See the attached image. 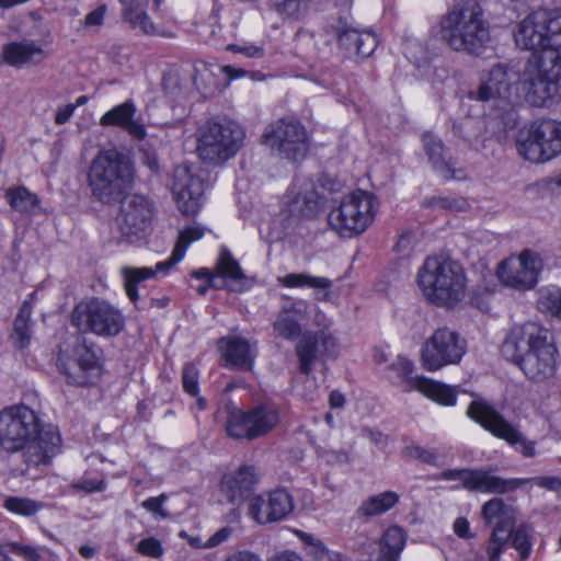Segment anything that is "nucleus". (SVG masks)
<instances>
[{
	"mask_svg": "<svg viewBox=\"0 0 561 561\" xmlns=\"http://www.w3.org/2000/svg\"><path fill=\"white\" fill-rule=\"evenodd\" d=\"M32 312L33 306L25 300L19 309L13 322L11 340L16 348L23 350L28 346L32 337Z\"/></svg>",
	"mask_w": 561,
	"mask_h": 561,
	"instance_id": "72a5a7b5",
	"label": "nucleus"
},
{
	"mask_svg": "<svg viewBox=\"0 0 561 561\" xmlns=\"http://www.w3.org/2000/svg\"><path fill=\"white\" fill-rule=\"evenodd\" d=\"M3 506L13 514L31 517L37 514L44 505L28 497L10 496L4 501Z\"/></svg>",
	"mask_w": 561,
	"mask_h": 561,
	"instance_id": "79ce46f5",
	"label": "nucleus"
},
{
	"mask_svg": "<svg viewBox=\"0 0 561 561\" xmlns=\"http://www.w3.org/2000/svg\"><path fill=\"white\" fill-rule=\"evenodd\" d=\"M316 335L318 337V347H320V354L324 357H335L339 351L336 339L327 331H320Z\"/></svg>",
	"mask_w": 561,
	"mask_h": 561,
	"instance_id": "5fc2aeb1",
	"label": "nucleus"
},
{
	"mask_svg": "<svg viewBox=\"0 0 561 561\" xmlns=\"http://www.w3.org/2000/svg\"><path fill=\"white\" fill-rule=\"evenodd\" d=\"M218 346L225 359V367L237 370L252 369L256 353L245 339L240 336L221 337Z\"/></svg>",
	"mask_w": 561,
	"mask_h": 561,
	"instance_id": "a878e982",
	"label": "nucleus"
},
{
	"mask_svg": "<svg viewBox=\"0 0 561 561\" xmlns=\"http://www.w3.org/2000/svg\"><path fill=\"white\" fill-rule=\"evenodd\" d=\"M513 525L511 520H502L497 525L494 526L493 531L491 534L486 553L489 561H500V557L503 551L506 549L508 543V530Z\"/></svg>",
	"mask_w": 561,
	"mask_h": 561,
	"instance_id": "58836bf2",
	"label": "nucleus"
},
{
	"mask_svg": "<svg viewBox=\"0 0 561 561\" xmlns=\"http://www.w3.org/2000/svg\"><path fill=\"white\" fill-rule=\"evenodd\" d=\"M377 207L378 199L373 193L356 190L330 211L328 222L343 238L357 237L373 224Z\"/></svg>",
	"mask_w": 561,
	"mask_h": 561,
	"instance_id": "6e6552de",
	"label": "nucleus"
},
{
	"mask_svg": "<svg viewBox=\"0 0 561 561\" xmlns=\"http://www.w3.org/2000/svg\"><path fill=\"white\" fill-rule=\"evenodd\" d=\"M510 527L507 533L508 539L512 540V546L519 552L520 559L526 560L531 552L530 528L526 525H520L515 530Z\"/></svg>",
	"mask_w": 561,
	"mask_h": 561,
	"instance_id": "a18cd8bd",
	"label": "nucleus"
},
{
	"mask_svg": "<svg viewBox=\"0 0 561 561\" xmlns=\"http://www.w3.org/2000/svg\"><path fill=\"white\" fill-rule=\"evenodd\" d=\"M337 185L325 174L321 175L317 182L311 178L296 176L287 190L285 204L291 215L313 218L327 199L325 192L336 191Z\"/></svg>",
	"mask_w": 561,
	"mask_h": 561,
	"instance_id": "9b49d317",
	"label": "nucleus"
},
{
	"mask_svg": "<svg viewBox=\"0 0 561 561\" xmlns=\"http://www.w3.org/2000/svg\"><path fill=\"white\" fill-rule=\"evenodd\" d=\"M101 351L94 344H88L87 340L73 348V359L70 363L58 357L59 370L67 376L68 382L76 386H89L98 381L101 376Z\"/></svg>",
	"mask_w": 561,
	"mask_h": 561,
	"instance_id": "a211bd4d",
	"label": "nucleus"
},
{
	"mask_svg": "<svg viewBox=\"0 0 561 561\" xmlns=\"http://www.w3.org/2000/svg\"><path fill=\"white\" fill-rule=\"evenodd\" d=\"M403 456L409 459H416L433 467L443 465L437 449H426L420 445H409L403 448Z\"/></svg>",
	"mask_w": 561,
	"mask_h": 561,
	"instance_id": "de8ad7c7",
	"label": "nucleus"
},
{
	"mask_svg": "<svg viewBox=\"0 0 561 561\" xmlns=\"http://www.w3.org/2000/svg\"><path fill=\"white\" fill-rule=\"evenodd\" d=\"M545 10L534 11L519 22L514 33L515 43L518 47L527 50L546 51L545 33Z\"/></svg>",
	"mask_w": 561,
	"mask_h": 561,
	"instance_id": "bb28decb",
	"label": "nucleus"
},
{
	"mask_svg": "<svg viewBox=\"0 0 561 561\" xmlns=\"http://www.w3.org/2000/svg\"><path fill=\"white\" fill-rule=\"evenodd\" d=\"M467 415L496 438L505 440L526 458L536 456V443L528 440L519 428L508 422L492 404L483 399L470 402Z\"/></svg>",
	"mask_w": 561,
	"mask_h": 561,
	"instance_id": "9d476101",
	"label": "nucleus"
},
{
	"mask_svg": "<svg viewBox=\"0 0 561 561\" xmlns=\"http://www.w3.org/2000/svg\"><path fill=\"white\" fill-rule=\"evenodd\" d=\"M257 474L254 466L241 465L225 473L220 480V492L232 505H241L252 499Z\"/></svg>",
	"mask_w": 561,
	"mask_h": 561,
	"instance_id": "5701e85b",
	"label": "nucleus"
},
{
	"mask_svg": "<svg viewBox=\"0 0 561 561\" xmlns=\"http://www.w3.org/2000/svg\"><path fill=\"white\" fill-rule=\"evenodd\" d=\"M501 353L534 382H543L557 373L558 348L549 341L548 330L536 323L513 329L502 343Z\"/></svg>",
	"mask_w": 561,
	"mask_h": 561,
	"instance_id": "7ed1b4c3",
	"label": "nucleus"
},
{
	"mask_svg": "<svg viewBox=\"0 0 561 561\" xmlns=\"http://www.w3.org/2000/svg\"><path fill=\"white\" fill-rule=\"evenodd\" d=\"M286 304L283 305L279 312H285L286 314L295 313L296 316L302 317L306 313L307 305L304 300H296L291 297L284 296Z\"/></svg>",
	"mask_w": 561,
	"mask_h": 561,
	"instance_id": "13d9d810",
	"label": "nucleus"
},
{
	"mask_svg": "<svg viewBox=\"0 0 561 561\" xmlns=\"http://www.w3.org/2000/svg\"><path fill=\"white\" fill-rule=\"evenodd\" d=\"M167 499L168 497L165 494H160L159 496H151L145 500L141 505L148 512H151L161 518H167L168 513L162 507Z\"/></svg>",
	"mask_w": 561,
	"mask_h": 561,
	"instance_id": "4d7b16f0",
	"label": "nucleus"
},
{
	"mask_svg": "<svg viewBox=\"0 0 561 561\" xmlns=\"http://www.w3.org/2000/svg\"><path fill=\"white\" fill-rule=\"evenodd\" d=\"M224 561H263L256 553L249 550L237 551L228 556Z\"/></svg>",
	"mask_w": 561,
	"mask_h": 561,
	"instance_id": "0e129e2a",
	"label": "nucleus"
},
{
	"mask_svg": "<svg viewBox=\"0 0 561 561\" xmlns=\"http://www.w3.org/2000/svg\"><path fill=\"white\" fill-rule=\"evenodd\" d=\"M481 123L473 118H465L459 123L453 125L454 134L461 137L470 146L479 141V133L481 130Z\"/></svg>",
	"mask_w": 561,
	"mask_h": 561,
	"instance_id": "09e8293b",
	"label": "nucleus"
},
{
	"mask_svg": "<svg viewBox=\"0 0 561 561\" xmlns=\"http://www.w3.org/2000/svg\"><path fill=\"white\" fill-rule=\"evenodd\" d=\"M419 286L427 301L436 307L453 309L466 296V274L451 260L427 257L417 273Z\"/></svg>",
	"mask_w": 561,
	"mask_h": 561,
	"instance_id": "423d86ee",
	"label": "nucleus"
},
{
	"mask_svg": "<svg viewBox=\"0 0 561 561\" xmlns=\"http://www.w3.org/2000/svg\"><path fill=\"white\" fill-rule=\"evenodd\" d=\"M388 370L393 373L400 382L404 383L405 391L417 390L419 380L424 378V376H413V363L400 355L388 366Z\"/></svg>",
	"mask_w": 561,
	"mask_h": 561,
	"instance_id": "4c0bfd02",
	"label": "nucleus"
},
{
	"mask_svg": "<svg viewBox=\"0 0 561 561\" xmlns=\"http://www.w3.org/2000/svg\"><path fill=\"white\" fill-rule=\"evenodd\" d=\"M121 210L116 218L122 234L129 241L140 239L150 227L153 205L144 195L134 194L123 197Z\"/></svg>",
	"mask_w": 561,
	"mask_h": 561,
	"instance_id": "6ab92c4d",
	"label": "nucleus"
},
{
	"mask_svg": "<svg viewBox=\"0 0 561 561\" xmlns=\"http://www.w3.org/2000/svg\"><path fill=\"white\" fill-rule=\"evenodd\" d=\"M61 449V436L56 426L44 424L31 408L20 404L0 411V451L21 453L22 463L8 459L14 477L24 476L30 467L49 465Z\"/></svg>",
	"mask_w": 561,
	"mask_h": 561,
	"instance_id": "f03ea898",
	"label": "nucleus"
},
{
	"mask_svg": "<svg viewBox=\"0 0 561 561\" xmlns=\"http://www.w3.org/2000/svg\"><path fill=\"white\" fill-rule=\"evenodd\" d=\"M136 112L135 103L131 100H127L107 111L100 118V125L118 126L134 139L138 141L144 140L147 136L146 126L139 121L134 119Z\"/></svg>",
	"mask_w": 561,
	"mask_h": 561,
	"instance_id": "393cba45",
	"label": "nucleus"
},
{
	"mask_svg": "<svg viewBox=\"0 0 561 561\" xmlns=\"http://www.w3.org/2000/svg\"><path fill=\"white\" fill-rule=\"evenodd\" d=\"M439 480L456 481L453 490L465 489L469 492L486 494H506L525 485L529 480L520 478L505 479L492 473L490 469L460 468L446 469L438 476Z\"/></svg>",
	"mask_w": 561,
	"mask_h": 561,
	"instance_id": "f8f14e48",
	"label": "nucleus"
},
{
	"mask_svg": "<svg viewBox=\"0 0 561 561\" xmlns=\"http://www.w3.org/2000/svg\"><path fill=\"white\" fill-rule=\"evenodd\" d=\"M204 234L205 231L201 227H187L180 232L170 257L158 262L153 268L130 266L123 267L122 275L124 277V286L128 298L133 302H136L138 299L137 285L140 282L153 278L157 274H167L174 265L183 260L188 245L192 242L202 239Z\"/></svg>",
	"mask_w": 561,
	"mask_h": 561,
	"instance_id": "4468645a",
	"label": "nucleus"
},
{
	"mask_svg": "<svg viewBox=\"0 0 561 561\" xmlns=\"http://www.w3.org/2000/svg\"><path fill=\"white\" fill-rule=\"evenodd\" d=\"M400 496L393 491H385L379 494L369 496L356 510V516L358 518H370L379 516L399 503Z\"/></svg>",
	"mask_w": 561,
	"mask_h": 561,
	"instance_id": "2f4dec72",
	"label": "nucleus"
},
{
	"mask_svg": "<svg viewBox=\"0 0 561 561\" xmlns=\"http://www.w3.org/2000/svg\"><path fill=\"white\" fill-rule=\"evenodd\" d=\"M172 193L179 210L185 216H195L202 207L203 182L190 168L174 169Z\"/></svg>",
	"mask_w": 561,
	"mask_h": 561,
	"instance_id": "aec40b11",
	"label": "nucleus"
},
{
	"mask_svg": "<svg viewBox=\"0 0 561 561\" xmlns=\"http://www.w3.org/2000/svg\"><path fill=\"white\" fill-rule=\"evenodd\" d=\"M561 81V51H550L528 59L519 75L513 67L494 65L480 84L468 92L470 100L496 101L497 106L514 105L519 100V84L526 91V100L534 106H542L557 93Z\"/></svg>",
	"mask_w": 561,
	"mask_h": 561,
	"instance_id": "f257e3e1",
	"label": "nucleus"
},
{
	"mask_svg": "<svg viewBox=\"0 0 561 561\" xmlns=\"http://www.w3.org/2000/svg\"><path fill=\"white\" fill-rule=\"evenodd\" d=\"M537 306L540 311L561 320V288L556 286L541 288Z\"/></svg>",
	"mask_w": 561,
	"mask_h": 561,
	"instance_id": "a19ab883",
	"label": "nucleus"
},
{
	"mask_svg": "<svg viewBox=\"0 0 561 561\" xmlns=\"http://www.w3.org/2000/svg\"><path fill=\"white\" fill-rule=\"evenodd\" d=\"M244 128L230 119H208L196 130V152L210 164H221L231 159L243 146Z\"/></svg>",
	"mask_w": 561,
	"mask_h": 561,
	"instance_id": "0eeeda50",
	"label": "nucleus"
},
{
	"mask_svg": "<svg viewBox=\"0 0 561 561\" xmlns=\"http://www.w3.org/2000/svg\"><path fill=\"white\" fill-rule=\"evenodd\" d=\"M279 423V410L270 402L260 403L248 411L229 413L226 432L234 439L253 440L268 434Z\"/></svg>",
	"mask_w": 561,
	"mask_h": 561,
	"instance_id": "ddd939ff",
	"label": "nucleus"
},
{
	"mask_svg": "<svg viewBox=\"0 0 561 561\" xmlns=\"http://www.w3.org/2000/svg\"><path fill=\"white\" fill-rule=\"evenodd\" d=\"M453 527L455 534L460 538L470 539L474 537V535L470 533V524L465 517L456 518Z\"/></svg>",
	"mask_w": 561,
	"mask_h": 561,
	"instance_id": "052dcab7",
	"label": "nucleus"
},
{
	"mask_svg": "<svg viewBox=\"0 0 561 561\" xmlns=\"http://www.w3.org/2000/svg\"><path fill=\"white\" fill-rule=\"evenodd\" d=\"M4 198L10 207L19 213L31 214L38 206L39 198L25 186H14L5 191Z\"/></svg>",
	"mask_w": 561,
	"mask_h": 561,
	"instance_id": "e433bc0d",
	"label": "nucleus"
},
{
	"mask_svg": "<svg viewBox=\"0 0 561 561\" xmlns=\"http://www.w3.org/2000/svg\"><path fill=\"white\" fill-rule=\"evenodd\" d=\"M546 161L561 153V123L553 119L534 122Z\"/></svg>",
	"mask_w": 561,
	"mask_h": 561,
	"instance_id": "7c9ffc66",
	"label": "nucleus"
},
{
	"mask_svg": "<svg viewBox=\"0 0 561 561\" xmlns=\"http://www.w3.org/2000/svg\"><path fill=\"white\" fill-rule=\"evenodd\" d=\"M302 541L306 545L308 554L319 561H342V558L337 553H331L325 545L312 535L302 534Z\"/></svg>",
	"mask_w": 561,
	"mask_h": 561,
	"instance_id": "49530a36",
	"label": "nucleus"
},
{
	"mask_svg": "<svg viewBox=\"0 0 561 561\" xmlns=\"http://www.w3.org/2000/svg\"><path fill=\"white\" fill-rule=\"evenodd\" d=\"M137 28L147 35H153L157 33L156 26L147 12L141 13V19Z\"/></svg>",
	"mask_w": 561,
	"mask_h": 561,
	"instance_id": "774afa93",
	"label": "nucleus"
},
{
	"mask_svg": "<svg viewBox=\"0 0 561 561\" xmlns=\"http://www.w3.org/2000/svg\"><path fill=\"white\" fill-rule=\"evenodd\" d=\"M226 50L233 54H240L250 59H262L265 56V49L262 45L252 43L228 44Z\"/></svg>",
	"mask_w": 561,
	"mask_h": 561,
	"instance_id": "603ef678",
	"label": "nucleus"
},
{
	"mask_svg": "<svg viewBox=\"0 0 561 561\" xmlns=\"http://www.w3.org/2000/svg\"><path fill=\"white\" fill-rule=\"evenodd\" d=\"M222 72L229 80H236L243 78L250 73V71L243 69V68H237L230 65H226L222 67ZM252 78H254L255 73L251 72Z\"/></svg>",
	"mask_w": 561,
	"mask_h": 561,
	"instance_id": "69168bd1",
	"label": "nucleus"
},
{
	"mask_svg": "<svg viewBox=\"0 0 561 561\" xmlns=\"http://www.w3.org/2000/svg\"><path fill=\"white\" fill-rule=\"evenodd\" d=\"M293 510V497L285 489L253 496L249 503V515L259 524L282 520Z\"/></svg>",
	"mask_w": 561,
	"mask_h": 561,
	"instance_id": "412c9836",
	"label": "nucleus"
},
{
	"mask_svg": "<svg viewBox=\"0 0 561 561\" xmlns=\"http://www.w3.org/2000/svg\"><path fill=\"white\" fill-rule=\"evenodd\" d=\"M70 321L81 333H93L104 337L118 335L125 327L122 311L96 297L76 305Z\"/></svg>",
	"mask_w": 561,
	"mask_h": 561,
	"instance_id": "1a4fd4ad",
	"label": "nucleus"
},
{
	"mask_svg": "<svg viewBox=\"0 0 561 561\" xmlns=\"http://www.w3.org/2000/svg\"><path fill=\"white\" fill-rule=\"evenodd\" d=\"M403 49L407 58L419 68L432 59L427 48L416 39H408Z\"/></svg>",
	"mask_w": 561,
	"mask_h": 561,
	"instance_id": "8fccbe9b",
	"label": "nucleus"
},
{
	"mask_svg": "<svg viewBox=\"0 0 561 561\" xmlns=\"http://www.w3.org/2000/svg\"><path fill=\"white\" fill-rule=\"evenodd\" d=\"M263 142L273 152L293 162L301 160L308 150L306 129L293 119H279L268 126L263 134Z\"/></svg>",
	"mask_w": 561,
	"mask_h": 561,
	"instance_id": "dca6fc26",
	"label": "nucleus"
},
{
	"mask_svg": "<svg viewBox=\"0 0 561 561\" xmlns=\"http://www.w3.org/2000/svg\"><path fill=\"white\" fill-rule=\"evenodd\" d=\"M215 270L216 276L228 282L230 291L242 293L249 288L247 275L227 248H221Z\"/></svg>",
	"mask_w": 561,
	"mask_h": 561,
	"instance_id": "c756f323",
	"label": "nucleus"
},
{
	"mask_svg": "<svg viewBox=\"0 0 561 561\" xmlns=\"http://www.w3.org/2000/svg\"><path fill=\"white\" fill-rule=\"evenodd\" d=\"M545 23L541 30L545 33L546 51H561V14L553 15L545 10Z\"/></svg>",
	"mask_w": 561,
	"mask_h": 561,
	"instance_id": "ea45409f",
	"label": "nucleus"
},
{
	"mask_svg": "<svg viewBox=\"0 0 561 561\" xmlns=\"http://www.w3.org/2000/svg\"><path fill=\"white\" fill-rule=\"evenodd\" d=\"M1 55L7 65L15 68L39 65L47 56L43 47L31 39L5 44Z\"/></svg>",
	"mask_w": 561,
	"mask_h": 561,
	"instance_id": "cd10ccee",
	"label": "nucleus"
},
{
	"mask_svg": "<svg viewBox=\"0 0 561 561\" xmlns=\"http://www.w3.org/2000/svg\"><path fill=\"white\" fill-rule=\"evenodd\" d=\"M136 551L141 556L159 559L164 553L161 541L154 537L141 539L136 547Z\"/></svg>",
	"mask_w": 561,
	"mask_h": 561,
	"instance_id": "864d4df0",
	"label": "nucleus"
},
{
	"mask_svg": "<svg viewBox=\"0 0 561 561\" xmlns=\"http://www.w3.org/2000/svg\"><path fill=\"white\" fill-rule=\"evenodd\" d=\"M465 353V340L455 331L440 328L425 342L421 358L426 370L435 371L446 365L459 363Z\"/></svg>",
	"mask_w": 561,
	"mask_h": 561,
	"instance_id": "f3484780",
	"label": "nucleus"
},
{
	"mask_svg": "<svg viewBox=\"0 0 561 561\" xmlns=\"http://www.w3.org/2000/svg\"><path fill=\"white\" fill-rule=\"evenodd\" d=\"M106 12L105 5H101L85 15L84 24L87 26H99L103 23Z\"/></svg>",
	"mask_w": 561,
	"mask_h": 561,
	"instance_id": "e2e57ef3",
	"label": "nucleus"
},
{
	"mask_svg": "<svg viewBox=\"0 0 561 561\" xmlns=\"http://www.w3.org/2000/svg\"><path fill=\"white\" fill-rule=\"evenodd\" d=\"M442 38L457 51L479 54L489 41V25L476 0H463L450 9L439 22Z\"/></svg>",
	"mask_w": 561,
	"mask_h": 561,
	"instance_id": "39448f33",
	"label": "nucleus"
},
{
	"mask_svg": "<svg viewBox=\"0 0 561 561\" xmlns=\"http://www.w3.org/2000/svg\"><path fill=\"white\" fill-rule=\"evenodd\" d=\"M318 351L317 335L311 332L302 334L296 345V355L299 359V370L301 374L309 375L312 371Z\"/></svg>",
	"mask_w": 561,
	"mask_h": 561,
	"instance_id": "c9c22d12",
	"label": "nucleus"
},
{
	"mask_svg": "<svg viewBox=\"0 0 561 561\" xmlns=\"http://www.w3.org/2000/svg\"><path fill=\"white\" fill-rule=\"evenodd\" d=\"M87 178L92 196L102 204L113 205L122 201L133 184V162L116 149L101 150L92 160Z\"/></svg>",
	"mask_w": 561,
	"mask_h": 561,
	"instance_id": "20e7f679",
	"label": "nucleus"
},
{
	"mask_svg": "<svg viewBox=\"0 0 561 561\" xmlns=\"http://www.w3.org/2000/svg\"><path fill=\"white\" fill-rule=\"evenodd\" d=\"M274 331L285 340L294 341L301 335V327L291 314L278 312L273 324Z\"/></svg>",
	"mask_w": 561,
	"mask_h": 561,
	"instance_id": "37998d69",
	"label": "nucleus"
},
{
	"mask_svg": "<svg viewBox=\"0 0 561 561\" xmlns=\"http://www.w3.org/2000/svg\"><path fill=\"white\" fill-rule=\"evenodd\" d=\"M328 32L332 33L340 46L350 55L359 58L369 57L376 49L378 41L375 34L370 32H359L354 28L345 18L339 19L335 23L328 25Z\"/></svg>",
	"mask_w": 561,
	"mask_h": 561,
	"instance_id": "4be33fe9",
	"label": "nucleus"
},
{
	"mask_svg": "<svg viewBox=\"0 0 561 561\" xmlns=\"http://www.w3.org/2000/svg\"><path fill=\"white\" fill-rule=\"evenodd\" d=\"M232 534V529L230 527H222L217 530L213 536L208 538L206 543H204V548H214L225 542L230 538Z\"/></svg>",
	"mask_w": 561,
	"mask_h": 561,
	"instance_id": "bf43d9fd",
	"label": "nucleus"
},
{
	"mask_svg": "<svg viewBox=\"0 0 561 561\" xmlns=\"http://www.w3.org/2000/svg\"><path fill=\"white\" fill-rule=\"evenodd\" d=\"M76 111V105L67 104L64 107L58 108L56 115H55V123L57 125H64L66 124L70 117L73 115Z\"/></svg>",
	"mask_w": 561,
	"mask_h": 561,
	"instance_id": "338daca9",
	"label": "nucleus"
},
{
	"mask_svg": "<svg viewBox=\"0 0 561 561\" xmlns=\"http://www.w3.org/2000/svg\"><path fill=\"white\" fill-rule=\"evenodd\" d=\"M422 142L433 170L442 179L446 181L465 179L463 170L455 168V162L453 158L448 156L442 139L432 133H425L422 137Z\"/></svg>",
	"mask_w": 561,
	"mask_h": 561,
	"instance_id": "b1692460",
	"label": "nucleus"
},
{
	"mask_svg": "<svg viewBox=\"0 0 561 561\" xmlns=\"http://www.w3.org/2000/svg\"><path fill=\"white\" fill-rule=\"evenodd\" d=\"M417 391L437 402L438 404L453 407L457 401V391L454 387L435 381L427 377L419 380Z\"/></svg>",
	"mask_w": 561,
	"mask_h": 561,
	"instance_id": "f704fd0d",
	"label": "nucleus"
},
{
	"mask_svg": "<svg viewBox=\"0 0 561 561\" xmlns=\"http://www.w3.org/2000/svg\"><path fill=\"white\" fill-rule=\"evenodd\" d=\"M543 268V260L539 253L525 249L518 255L503 260L496 270L500 282L519 291L536 287Z\"/></svg>",
	"mask_w": 561,
	"mask_h": 561,
	"instance_id": "2eb2a0df",
	"label": "nucleus"
},
{
	"mask_svg": "<svg viewBox=\"0 0 561 561\" xmlns=\"http://www.w3.org/2000/svg\"><path fill=\"white\" fill-rule=\"evenodd\" d=\"M481 515L486 525L495 523L497 525L502 520H512L507 515V507L502 499L493 497L485 502L481 510Z\"/></svg>",
	"mask_w": 561,
	"mask_h": 561,
	"instance_id": "c03bdc74",
	"label": "nucleus"
},
{
	"mask_svg": "<svg viewBox=\"0 0 561 561\" xmlns=\"http://www.w3.org/2000/svg\"><path fill=\"white\" fill-rule=\"evenodd\" d=\"M540 147L534 123L519 130L516 138V150L524 160L533 163L546 162L543 150Z\"/></svg>",
	"mask_w": 561,
	"mask_h": 561,
	"instance_id": "473e14b6",
	"label": "nucleus"
},
{
	"mask_svg": "<svg viewBox=\"0 0 561 561\" xmlns=\"http://www.w3.org/2000/svg\"><path fill=\"white\" fill-rule=\"evenodd\" d=\"M199 371L193 363L184 364L182 368V387L184 392L196 397L199 392Z\"/></svg>",
	"mask_w": 561,
	"mask_h": 561,
	"instance_id": "3c124183",
	"label": "nucleus"
},
{
	"mask_svg": "<svg viewBox=\"0 0 561 561\" xmlns=\"http://www.w3.org/2000/svg\"><path fill=\"white\" fill-rule=\"evenodd\" d=\"M277 283L286 288H313L314 299L329 301L331 299L332 280L323 276H312L306 273H289L277 277Z\"/></svg>",
	"mask_w": 561,
	"mask_h": 561,
	"instance_id": "c85d7f7f",
	"label": "nucleus"
},
{
	"mask_svg": "<svg viewBox=\"0 0 561 561\" xmlns=\"http://www.w3.org/2000/svg\"><path fill=\"white\" fill-rule=\"evenodd\" d=\"M4 548L16 556L22 557L25 561H41L39 551L33 546H24L19 542H8Z\"/></svg>",
	"mask_w": 561,
	"mask_h": 561,
	"instance_id": "6e6d98bb",
	"label": "nucleus"
},
{
	"mask_svg": "<svg viewBox=\"0 0 561 561\" xmlns=\"http://www.w3.org/2000/svg\"><path fill=\"white\" fill-rule=\"evenodd\" d=\"M123 5V19L126 20L128 18L131 19L133 15L138 13V10H141L145 5L138 0H119Z\"/></svg>",
	"mask_w": 561,
	"mask_h": 561,
	"instance_id": "680f3d73",
	"label": "nucleus"
}]
</instances>
